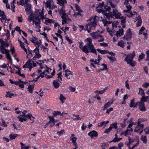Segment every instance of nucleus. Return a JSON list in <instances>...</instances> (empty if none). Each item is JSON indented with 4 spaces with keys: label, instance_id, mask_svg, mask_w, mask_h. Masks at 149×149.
<instances>
[{
    "label": "nucleus",
    "instance_id": "obj_44",
    "mask_svg": "<svg viewBox=\"0 0 149 149\" xmlns=\"http://www.w3.org/2000/svg\"><path fill=\"white\" fill-rule=\"evenodd\" d=\"M18 135L17 134H11L9 136V137L10 140L14 139Z\"/></svg>",
    "mask_w": 149,
    "mask_h": 149
},
{
    "label": "nucleus",
    "instance_id": "obj_24",
    "mask_svg": "<svg viewBox=\"0 0 149 149\" xmlns=\"http://www.w3.org/2000/svg\"><path fill=\"white\" fill-rule=\"evenodd\" d=\"M138 104L139 105V108L140 111H144L146 110V109L145 107L144 102H138Z\"/></svg>",
    "mask_w": 149,
    "mask_h": 149
},
{
    "label": "nucleus",
    "instance_id": "obj_13",
    "mask_svg": "<svg viewBox=\"0 0 149 149\" xmlns=\"http://www.w3.org/2000/svg\"><path fill=\"white\" fill-rule=\"evenodd\" d=\"M45 7L49 8V9L53 10L57 7L53 0H47L45 3Z\"/></svg>",
    "mask_w": 149,
    "mask_h": 149
},
{
    "label": "nucleus",
    "instance_id": "obj_2",
    "mask_svg": "<svg viewBox=\"0 0 149 149\" xmlns=\"http://www.w3.org/2000/svg\"><path fill=\"white\" fill-rule=\"evenodd\" d=\"M99 19L98 17L96 15H94L92 16L89 20H87L89 22L87 25V31L88 33H90L92 30H94Z\"/></svg>",
    "mask_w": 149,
    "mask_h": 149
},
{
    "label": "nucleus",
    "instance_id": "obj_41",
    "mask_svg": "<svg viewBox=\"0 0 149 149\" xmlns=\"http://www.w3.org/2000/svg\"><path fill=\"white\" fill-rule=\"evenodd\" d=\"M26 82H23L21 80H19V86L20 88H23L24 87V84H26Z\"/></svg>",
    "mask_w": 149,
    "mask_h": 149
},
{
    "label": "nucleus",
    "instance_id": "obj_56",
    "mask_svg": "<svg viewBox=\"0 0 149 149\" xmlns=\"http://www.w3.org/2000/svg\"><path fill=\"white\" fill-rule=\"evenodd\" d=\"M122 139V138H114L112 141H111L110 142H117L119 141H120Z\"/></svg>",
    "mask_w": 149,
    "mask_h": 149
},
{
    "label": "nucleus",
    "instance_id": "obj_3",
    "mask_svg": "<svg viewBox=\"0 0 149 149\" xmlns=\"http://www.w3.org/2000/svg\"><path fill=\"white\" fill-rule=\"evenodd\" d=\"M9 45V44L7 42L0 39V50L1 53L3 54H6L7 58L11 61L12 59L9 54L10 50L6 49L4 47H7Z\"/></svg>",
    "mask_w": 149,
    "mask_h": 149
},
{
    "label": "nucleus",
    "instance_id": "obj_64",
    "mask_svg": "<svg viewBox=\"0 0 149 149\" xmlns=\"http://www.w3.org/2000/svg\"><path fill=\"white\" fill-rule=\"evenodd\" d=\"M18 21L19 22H22L23 21V19L22 15H20V16L17 17Z\"/></svg>",
    "mask_w": 149,
    "mask_h": 149
},
{
    "label": "nucleus",
    "instance_id": "obj_35",
    "mask_svg": "<svg viewBox=\"0 0 149 149\" xmlns=\"http://www.w3.org/2000/svg\"><path fill=\"white\" fill-rule=\"evenodd\" d=\"M135 0H125L124 4L125 5L129 4H134L135 3Z\"/></svg>",
    "mask_w": 149,
    "mask_h": 149
},
{
    "label": "nucleus",
    "instance_id": "obj_48",
    "mask_svg": "<svg viewBox=\"0 0 149 149\" xmlns=\"http://www.w3.org/2000/svg\"><path fill=\"white\" fill-rule=\"evenodd\" d=\"M7 94L6 95V97H8L11 98L13 97L14 96V95L16 96V95L14 94L10 93V92H7Z\"/></svg>",
    "mask_w": 149,
    "mask_h": 149
},
{
    "label": "nucleus",
    "instance_id": "obj_61",
    "mask_svg": "<svg viewBox=\"0 0 149 149\" xmlns=\"http://www.w3.org/2000/svg\"><path fill=\"white\" fill-rule=\"evenodd\" d=\"M145 30V28L143 26H142L141 28V29H140L139 32V34H142L143 33L142 32L144 31Z\"/></svg>",
    "mask_w": 149,
    "mask_h": 149
},
{
    "label": "nucleus",
    "instance_id": "obj_63",
    "mask_svg": "<svg viewBox=\"0 0 149 149\" xmlns=\"http://www.w3.org/2000/svg\"><path fill=\"white\" fill-rule=\"evenodd\" d=\"M107 58H108L112 62H113L114 61L116 60V58H115L108 56H107Z\"/></svg>",
    "mask_w": 149,
    "mask_h": 149
},
{
    "label": "nucleus",
    "instance_id": "obj_34",
    "mask_svg": "<svg viewBox=\"0 0 149 149\" xmlns=\"http://www.w3.org/2000/svg\"><path fill=\"white\" fill-rule=\"evenodd\" d=\"M118 19H121V24L123 28H125V23L126 22V18L121 16L120 18H118Z\"/></svg>",
    "mask_w": 149,
    "mask_h": 149
},
{
    "label": "nucleus",
    "instance_id": "obj_18",
    "mask_svg": "<svg viewBox=\"0 0 149 149\" xmlns=\"http://www.w3.org/2000/svg\"><path fill=\"white\" fill-rule=\"evenodd\" d=\"M65 8V6H58V10H56L55 11L56 13L58 12L59 15L61 17L62 16H63L67 14L65 12L66 11Z\"/></svg>",
    "mask_w": 149,
    "mask_h": 149
},
{
    "label": "nucleus",
    "instance_id": "obj_19",
    "mask_svg": "<svg viewBox=\"0 0 149 149\" xmlns=\"http://www.w3.org/2000/svg\"><path fill=\"white\" fill-rule=\"evenodd\" d=\"M118 0H108L107 1L108 5L110 6L112 8H116L117 7V3H118Z\"/></svg>",
    "mask_w": 149,
    "mask_h": 149
},
{
    "label": "nucleus",
    "instance_id": "obj_42",
    "mask_svg": "<svg viewBox=\"0 0 149 149\" xmlns=\"http://www.w3.org/2000/svg\"><path fill=\"white\" fill-rule=\"evenodd\" d=\"M118 124L116 122H114L113 123L111 124L110 126V127L112 130V129H117L118 127L117 126Z\"/></svg>",
    "mask_w": 149,
    "mask_h": 149
},
{
    "label": "nucleus",
    "instance_id": "obj_57",
    "mask_svg": "<svg viewBox=\"0 0 149 149\" xmlns=\"http://www.w3.org/2000/svg\"><path fill=\"white\" fill-rule=\"evenodd\" d=\"M1 17L0 18V20L2 22H3L4 21L5 22L6 21V17L5 15Z\"/></svg>",
    "mask_w": 149,
    "mask_h": 149
},
{
    "label": "nucleus",
    "instance_id": "obj_55",
    "mask_svg": "<svg viewBox=\"0 0 149 149\" xmlns=\"http://www.w3.org/2000/svg\"><path fill=\"white\" fill-rule=\"evenodd\" d=\"M34 88L33 85H31L29 86L28 87L29 91L31 93H32L33 92V89Z\"/></svg>",
    "mask_w": 149,
    "mask_h": 149
},
{
    "label": "nucleus",
    "instance_id": "obj_17",
    "mask_svg": "<svg viewBox=\"0 0 149 149\" xmlns=\"http://www.w3.org/2000/svg\"><path fill=\"white\" fill-rule=\"evenodd\" d=\"M75 9L74 11V14L73 15L74 17H77L78 16H81V13L82 12V11L80 8L77 4L75 5Z\"/></svg>",
    "mask_w": 149,
    "mask_h": 149
},
{
    "label": "nucleus",
    "instance_id": "obj_46",
    "mask_svg": "<svg viewBox=\"0 0 149 149\" xmlns=\"http://www.w3.org/2000/svg\"><path fill=\"white\" fill-rule=\"evenodd\" d=\"M141 140L144 143H147V137L146 136L142 135L141 137Z\"/></svg>",
    "mask_w": 149,
    "mask_h": 149
},
{
    "label": "nucleus",
    "instance_id": "obj_26",
    "mask_svg": "<svg viewBox=\"0 0 149 149\" xmlns=\"http://www.w3.org/2000/svg\"><path fill=\"white\" fill-rule=\"evenodd\" d=\"M134 22L137 21L136 24V26L137 27H138L141 25L142 23V21L140 16H138L135 18V19H134Z\"/></svg>",
    "mask_w": 149,
    "mask_h": 149
},
{
    "label": "nucleus",
    "instance_id": "obj_45",
    "mask_svg": "<svg viewBox=\"0 0 149 149\" xmlns=\"http://www.w3.org/2000/svg\"><path fill=\"white\" fill-rule=\"evenodd\" d=\"M26 118H29L32 121V122H31V123H33L34 121V118L32 116L31 114V113H29L27 114V117Z\"/></svg>",
    "mask_w": 149,
    "mask_h": 149
},
{
    "label": "nucleus",
    "instance_id": "obj_1",
    "mask_svg": "<svg viewBox=\"0 0 149 149\" xmlns=\"http://www.w3.org/2000/svg\"><path fill=\"white\" fill-rule=\"evenodd\" d=\"M106 11L109 12V13H107L105 12L102 9L97 10V11L99 13H102L107 18H109L110 17H115L116 18H120L121 14L118 12L115 8L113 9V12H110L111 8L110 6H105L104 7Z\"/></svg>",
    "mask_w": 149,
    "mask_h": 149
},
{
    "label": "nucleus",
    "instance_id": "obj_7",
    "mask_svg": "<svg viewBox=\"0 0 149 149\" xmlns=\"http://www.w3.org/2000/svg\"><path fill=\"white\" fill-rule=\"evenodd\" d=\"M41 68V70H38V72L39 73L40 75L38 76L36 78L33 79V80L31 81H32L36 82L38 81V80L40 77L42 78H43L44 77V75H45V76L49 75L48 74V72L50 71L51 70L50 69H48V70L47 69V70H46V71H44L43 69L45 68Z\"/></svg>",
    "mask_w": 149,
    "mask_h": 149
},
{
    "label": "nucleus",
    "instance_id": "obj_22",
    "mask_svg": "<svg viewBox=\"0 0 149 149\" xmlns=\"http://www.w3.org/2000/svg\"><path fill=\"white\" fill-rule=\"evenodd\" d=\"M62 19V24H68L71 21V19L69 18L67 15H66L61 17Z\"/></svg>",
    "mask_w": 149,
    "mask_h": 149
},
{
    "label": "nucleus",
    "instance_id": "obj_58",
    "mask_svg": "<svg viewBox=\"0 0 149 149\" xmlns=\"http://www.w3.org/2000/svg\"><path fill=\"white\" fill-rule=\"evenodd\" d=\"M60 114H61V112L60 111H54L53 112V114L54 116H56Z\"/></svg>",
    "mask_w": 149,
    "mask_h": 149
},
{
    "label": "nucleus",
    "instance_id": "obj_21",
    "mask_svg": "<svg viewBox=\"0 0 149 149\" xmlns=\"http://www.w3.org/2000/svg\"><path fill=\"white\" fill-rule=\"evenodd\" d=\"M132 37V33L130 31V29L126 31V34L124 36V38L127 40H128L131 39Z\"/></svg>",
    "mask_w": 149,
    "mask_h": 149
},
{
    "label": "nucleus",
    "instance_id": "obj_62",
    "mask_svg": "<svg viewBox=\"0 0 149 149\" xmlns=\"http://www.w3.org/2000/svg\"><path fill=\"white\" fill-rule=\"evenodd\" d=\"M102 22L104 26H106L107 24L108 25L109 23H111V22H108L107 21L105 20H103L102 21Z\"/></svg>",
    "mask_w": 149,
    "mask_h": 149
},
{
    "label": "nucleus",
    "instance_id": "obj_33",
    "mask_svg": "<svg viewBox=\"0 0 149 149\" xmlns=\"http://www.w3.org/2000/svg\"><path fill=\"white\" fill-rule=\"evenodd\" d=\"M85 42L86 43L85 45H93L92 43V39L90 38H88L85 40Z\"/></svg>",
    "mask_w": 149,
    "mask_h": 149
},
{
    "label": "nucleus",
    "instance_id": "obj_38",
    "mask_svg": "<svg viewBox=\"0 0 149 149\" xmlns=\"http://www.w3.org/2000/svg\"><path fill=\"white\" fill-rule=\"evenodd\" d=\"M131 4H129L128 5H126V7L127 10H123L124 13H128L132 9V7L131 6Z\"/></svg>",
    "mask_w": 149,
    "mask_h": 149
},
{
    "label": "nucleus",
    "instance_id": "obj_51",
    "mask_svg": "<svg viewBox=\"0 0 149 149\" xmlns=\"http://www.w3.org/2000/svg\"><path fill=\"white\" fill-rule=\"evenodd\" d=\"M73 116H74L76 117H77L75 118H72V119L74 120H80L81 119V117H79V116L78 115H75V114H73L72 115Z\"/></svg>",
    "mask_w": 149,
    "mask_h": 149
},
{
    "label": "nucleus",
    "instance_id": "obj_52",
    "mask_svg": "<svg viewBox=\"0 0 149 149\" xmlns=\"http://www.w3.org/2000/svg\"><path fill=\"white\" fill-rule=\"evenodd\" d=\"M144 57L145 55L143 53H141L139 56V58L138 59L139 61H141L142 59L144 58Z\"/></svg>",
    "mask_w": 149,
    "mask_h": 149
},
{
    "label": "nucleus",
    "instance_id": "obj_5",
    "mask_svg": "<svg viewBox=\"0 0 149 149\" xmlns=\"http://www.w3.org/2000/svg\"><path fill=\"white\" fill-rule=\"evenodd\" d=\"M36 63L39 65L40 66V68L39 69H38V70H41L42 68H44L45 69H44V71H46V70L47 69L48 70V69H50V71L49 72H48V74H50V73H51V75H46L45 76V77L46 78H50L52 77V76L54 75L55 73V70H54L52 72V70L50 68H48L46 65H44L43 66H42V64L43 63H44L43 60H40L39 61H36Z\"/></svg>",
    "mask_w": 149,
    "mask_h": 149
},
{
    "label": "nucleus",
    "instance_id": "obj_11",
    "mask_svg": "<svg viewBox=\"0 0 149 149\" xmlns=\"http://www.w3.org/2000/svg\"><path fill=\"white\" fill-rule=\"evenodd\" d=\"M32 59L31 60H29L24 65L23 67L24 68H28L29 71H31V69L34 67L36 66V64L33 61Z\"/></svg>",
    "mask_w": 149,
    "mask_h": 149
},
{
    "label": "nucleus",
    "instance_id": "obj_12",
    "mask_svg": "<svg viewBox=\"0 0 149 149\" xmlns=\"http://www.w3.org/2000/svg\"><path fill=\"white\" fill-rule=\"evenodd\" d=\"M140 119H138L137 125L134 130V132L141 134L143 131L144 125L140 124Z\"/></svg>",
    "mask_w": 149,
    "mask_h": 149
},
{
    "label": "nucleus",
    "instance_id": "obj_4",
    "mask_svg": "<svg viewBox=\"0 0 149 149\" xmlns=\"http://www.w3.org/2000/svg\"><path fill=\"white\" fill-rule=\"evenodd\" d=\"M118 25V22H113L112 24H111V22L108 25L107 30L111 36H113L114 31H116L117 30L121 27L119 26Z\"/></svg>",
    "mask_w": 149,
    "mask_h": 149
},
{
    "label": "nucleus",
    "instance_id": "obj_15",
    "mask_svg": "<svg viewBox=\"0 0 149 149\" xmlns=\"http://www.w3.org/2000/svg\"><path fill=\"white\" fill-rule=\"evenodd\" d=\"M58 80L54 81L53 83L54 87L56 88H57L59 87L60 85L59 82L61 83V81H62L61 73V72H60L58 74Z\"/></svg>",
    "mask_w": 149,
    "mask_h": 149
},
{
    "label": "nucleus",
    "instance_id": "obj_53",
    "mask_svg": "<svg viewBox=\"0 0 149 149\" xmlns=\"http://www.w3.org/2000/svg\"><path fill=\"white\" fill-rule=\"evenodd\" d=\"M127 13V14H126L125 15L128 17H132L134 16V15L132 12H130L129 11L128 13Z\"/></svg>",
    "mask_w": 149,
    "mask_h": 149
},
{
    "label": "nucleus",
    "instance_id": "obj_36",
    "mask_svg": "<svg viewBox=\"0 0 149 149\" xmlns=\"http://www.w3.org/2000/svg\"><path fill=\"white\" fill-rule=\"evenodd\" d=\"M113 104L112 102H108L105 104L104 107L103 109L104 110H105L107 108L109 107Z\"/></svg>",
    "mask_w": 149,
    "mask_h": 149
},
{
    "label": "nucleus",
    "instance_id": "obj_49",
    "mask_svg": "<svg viewBox=\"0 0 149 149\" xmlns=\"http://www.w3.org/2000/svg\"><path fill=\"white\" fill-rule=\"evenodd\" d=\"M148 97V96L145 97L143 96L141 99V100L140 102H148L149 101L147 100Z\"/></svg>",
    "mask_w": 149,
    "mask_h": 149
},
{
    "label": "nucleus",
    "instance_id": "obj_50",
    "mask_svg": "<svg viewBox=\"0 0 149 149\" xmlns=\"http://www.w3.org/2000/svg\"><path fill=\"white\" fill-rule=\"evenodd\" d=\"M97 50L99 52L102 54H106L107 53V51L106 50H102L98 49H97Z\"/></svg>",
    "mask_w": 149,
    "mask_h": 149
},
{
    "label": "nucleus",
    "instance_id": "obj_40",
    "mask_svg": "<svg viewBox=\"0 0 149 149\" xmlns=\"http://www.w3.org/2000/svg\"><path fill=\"white\" fill-rule=\"evenodd\" d=\"M125 44V42L123 40H121L118 42V45L120 46L122 48H123L124 47V45Z\"/></svg>",
    "mask_w": 149,
    "mask_h": 149
},
{
    "label": "nucleus",
    "instance_id": "obj_39",
    "mask_svg": "<svg viewBox=\"0 0 149 149\" xmlns=\"http://www.w3.org/2000/svg\"><path fill=\"white\" fill-rule=\"evenodd\" d=\"M107 87H106L103 90L101 91H94V93H97V94H102L105 92V91L107 90Z\"/></svg>",
    "mask_w": 149,
    "mask_h": 149
},
{
    "label": "nucleus",
    "instance_id": "obj_37",
    "mask_svg": "<svg viewBox=\"0 0 149 149\" xmlns=\"http://www.w3.org/2000/svg\"><path fill=\"white\" fill-rule=\"evenodd\" d=\"M65 76L67 77V79H70V77H68V76L70 74H72V72L68 69L65 70Z\"/></svg>",
    "mask_w": 149,
    "mask_h": 149
},
{
    "label": "nucleus",
    "instance_id": "obj_20",
    "mask_svg": "<svg viewBox=\"0 0 149 149\" xmlns=\"http://www.w3.org/2000/svg\"><path fill=\"white\" fill-rule=\"evenodd\" d=\"M34 53H35V55L32 59V60H36V58H39L41 56V54H40L39 49L38 47H36L33 50Z\"/></svg>",
    "mask_w": 149,
    "mask_h": 149
},
{
    "label": "nucleus",
    "instance_id": "obj_54",
    "mask_svg": "<svg viewBox=\"0 0 149 149\" xmlns=\"http://www.w3.org/2000/svg\"><path fill=\"white\" fill-rule=\"evenodd\" d=\"M139 94L141 95H144L145 93L143 89L141 88H139Z\"/></svg>",
    "mask_w": 149,
    "mask_h": 149
},
{
    "label": "nucleus",
    "instance_id": "obj_6",
    "mask_svg": "<svg viewBox=\"0 0 149 149\" xmlns=\"http://www.w3.org/2000/svg\"><path fill=\"white\" fill-rule=\"evenodd\" d=\"M83 52H84L87 55H88L89 52H91L93 54H97V52L95 49L93 45H84L83 49Z\"/></svg>",
    "mask_w": 149,
    "mask_h": 149
},
{
    "label": "nucleus",
    "instance_id": "obj_29",
    "mask_svg": "<svg viewBox=\"0 0 149 149\" xmlns=\"http://www.w3.org/2000/svg\"><path fill=\"white\" fill-rule=\"evenodd\" d=\"M70 139L72 141V143L74 145H77V143L76 142L77 138L74 136V134H71V136L70 137Z\"/></svg>",
    "mask_w": 149,
    "mask_h": 149
},
{
    "label": "nucleus",
    "instance_id": "obj_32",
    "mask_svg": "<svg viewBox=\"0 0 149 149\" xmlns=\"http://www.w3.org/2000/svg\"><path fill=\"white\" fill-rule=\"evenodd\" d=\"M45 20V23L47 25H49L50 24H54L55 22V20L52 19H49L46 18Z\"/></svg>",
    "mask_w": 149,
    "mask_h": 149
},
{
    "label": "nucleus",
    "instance_id": "obj_23",
    "mask_svg": "<svg viewBox=\"0 0 149 149\" xmlns=\"http://www.w3.org/2000/svg\"><path fill=\"white\" fill-rule=\"evenodd\" d=\"M34 18L36 21L33 20V24H35L36 27L37 28L39 29L41 27L40 26V18L38 17H35Z\"/></svg>",
    "mask_w": 149,
    "mask_h": 149
},
{
    "label": "nucleus",
    "instance_id": "obj_27",
    "mask_svg": "<svg viewBox=\"0 0 149 149\" xmlns=\"http://www.w3.org/2000/svg\"><path fill=\"white\" fill-rule=\"evenodd\" d=\"M35 17H38L40 20L41 19L42 21L44 19H45L46 18V16L44 15L43 9H42L41 12L39 13V15H35L34 17V18Z\"/></svg>",
    "mask_w": 149,
    "mask_h": 149
},
{
    "label": "nucleus",
    "instance_id": "obj_28",
    "mask_svg": "<svg viewBox=\"0 0 149 149\" xmlns=\"http://www.w3.org/2000/svg\"><path fill=\"white\" fill-rule=\"evenodd\" d=\"M88 135L89 136H90L91 138H92L93 137H97V136L98 134L97 133L96 131L94 130H92L88 134Z\"/></svg>",
    "mask_w": 149,
    "mask_h": 149
},
{
    "label": "nucleus",
    "instance_id": "obj_25",
    "mask_svg": "<svg viewBox=\"0 0 149 149\" xmlns=\"http://www.w3.org/2000/svg\"><path fill=\"white\" fill-rule=\"evenodd\" d=\"M116 31V35L118 37H119L123 34L124 30L121 27H120Z\"/></svg>",
    "mask_w": 149,
    "mask_h": 149
},
{
    "label": "nucleus",
    "instance_id": "obj_14",
    "mask_svg": "<svg viewBox=\"0 0 149 149\" xmlns=\"http://www.w3.org/2000/svg\"><path fill=\"white\" fill-rule=\"evenodd\" d=\"M133 125V124H130L127 127V130L124 132H122L121 133V135H124L125 136H127V135H131V133L133 131V129L131 128Z\"/></svg>",
    "mask_w": 149,
    "mask_h": 149
},
{
    "label": "nucleus",
    "instance_id": "obj_9",
    "mask_svg": "<svg viewBox=\"0 0 149 149\" xmlns=\"http://www.w3.org/2000/svg\"><path fill=\"white\" fill-rule=\"evenodd\" d=\"M135 55V53L133 52L132 54H129L125 58V61L127 62L128 64H129L132 66H135L136 62L135 61H132V59Z\"/></svg>",
    "mask_w": 149,
    "mask_h": 149
},
{
    "label": "nucleus",
    "instance_id": "obj_30",
    "mask_svg": "<svg viewBox=\"0 0 149 149\" xmlns=\"http://www.w3.org/2000/svg\"><path fill=\"white\" fill-rule=\"evenodd\" d=\"M139 102H135V100L134 99L131 100L130 101V107H137L138 103Z\"/></svg>",
    "mask_w": 149,
    "mask_h": 149
},
{
    "label": "nucleus",
    "instance_id": "obj_59",
    "mask_svg": "<svg viewBox=\"0 0 149 149\" xmlns=\"http://www.w3.org/2000/svg\"><path fill=\"white\" fill-rule=\"evenodd\" d=\"M20 116H21V117H23L24 118L27 117V115H26L25 114V113L24 112H23L21 111L20 113H19Z\"/></svg>",
    "mask_w": 149,
    "mask_h": 149
},
{
    "label": "nucleus",
    "instance_id": "obj_43",
    "mask_svg": "<svg viewBox=\"0 0 149 149\" xmlns=\"http://www.w3.org/2000/svg\"><path fill=\"white\" fill-rule=\"evenodd\" d=\"M49 118L50 119V121L47 124H49L51 123H55L56 121L54 118V117L53 116H49Z\"/></svg>",
    "mask_w": 149,
    "mask_h": 149
},
{
    "label": "nucleus",
    "instance_id": "obj_31",
    "mask_svg": "<svg viewBox=\"0 0 149 149\" xmlns=\"http://www.w3.org/2000/svg\"><path fill=\"white\" fill-rule=\"evenodd\" d=\"M57 4L59 5L58 6H65V5L67 3L66 0H57Z\"/></svg>",
    "mask_w": 149,
    "mask_h": 149
},
{
    "label": "nucleus",
    "instance_id": "obj_10",
    "mask_svg": "<svg viewBox=\"0 0 149 149\" xmlns=\"http://www.w3.org/2000/svg\"><path fill=\"white\" fill-rule=\"evenodd\" d=\"M29 1V0H20L19 1H17V3L18 5L24 6L25 11L28 12L30 10L31 6L30 4L27 3Z\"/></svg>",
    "mask_w": 149,
    "mask_h": 149
},
{
    "label": "nucleus",
    "instance_id": "obj_47",
    "mask_svg": "<svg viewBox=\"0 0 149 149\" xmlns=\"http://www.w3.org/2000/svg\"><path fill=\"white\" fill-rule=\"evenodd\" d=\"M65 97L62 94H60L59 97V99L62 103H64V100H65Z\"/></svg>",
    "mask_w": 149,
    "mask_h": 149
},
{
    "label": "nucleus",
    "instance_id": "obj_16",
    "mask_svg": "<svg viewBox=\"0 0 149 149\" xmlns=\"http://www.w3.org/2000/svg\"><path fill=\"white\" fill-rule=\"evenodd\" d=\"M29 40L31 42L34 44L36 47H38L39 48L40 46L41 45V40L35 37H33L32 38H30Z\"/></svg>",
    "mask_w": 149,
    "mask_h": 149
},
{
    "label": "nucleus",
    "instance_id": "obj_60",
    "mask_svg": "<svg viewBox=\"0 0 149 149\" xmlns=\"http://www.w3.org/2000/svg\"><path fill=\"white\" fill-rule=\"evenodd\" d=\"M128 139L129 141V142L127 144H126V145L128 146V147H130V144L133 141L132 139H130V137H128Z\"/></svg>",
    "mask_w": 149,
    "mask_h": 149
},
{
    "label": "nucleus",
    "instance_id": "obj_8",
    "mask_svg": "<svg viewBox=\"0 0 149 149\" xmlns=\"http://www.w3.org/2000/svg\"><path fill=\"white\" fill-rule=\"evenodd\" d=\"M99 32V30H97L95 32H93L91 33L90 35L93 39H99L98 40V42H101L104 41V39L103 36L98 34V33Z\"/></svg>",
    "mask_w": 149,
    "mask_h": 149
}]
</instances>
